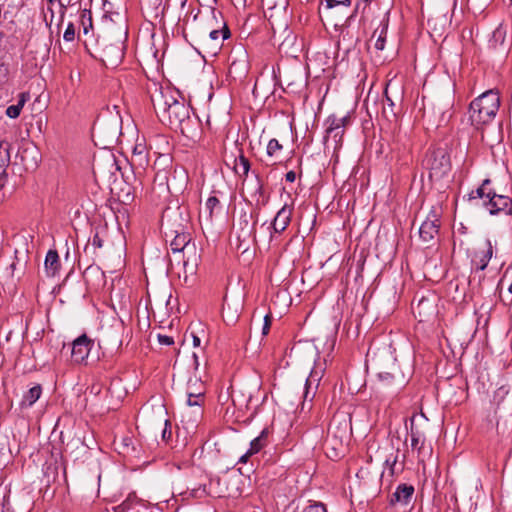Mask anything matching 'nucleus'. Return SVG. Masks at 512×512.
Masks as SVG:
<instances>
[{
  "label": "nucleus",
  "instance_id": "8fccbe9b",
  "mask_svg": "<svg viewBox=\"0 0 512 512\" xmlns=\"http://www.w3.org/2000/svg\"><path fill=\"white\" fill-rule=\"evenodd\" d=\"M252 454H249V450L240 457L239 459V462H242V463H246L248 458L251 456Z\"/></svg>",
  "mask_w": 512,
  "mask_h": 512
},
{
  "label": "nucleus",
  "instance_id": "f3484780",
  "mask_svg": "<svg viewBox=\"0 0 512 512\" xmlns=\"http://www.w3.org/2000/svg\"><path fill=\"white\" fill-rule=\"evenodd\" d=\"M204 394L203 383L198 380H194V382L190 380L187 386V405L200 407L204 402Z\"/></svg>",
  "mask_w": 512,
  "mask_h": 512
},
{
  "label": "nucleus",
  "instance_id": "cd10ccee",
  "mask_svg": "<svg viewBox=\"0 0 512 512\" xmlns=\"http://www.w3.org/2000/svg\"><path fill=\"white\" fill-rule=\"evenodd\" d=\"M222 212V206L216 196H210L205 203V213L207 220L212 222L214 216H218Z\"/></svg>",
  "mask_w": 512,
  "mask_h": 512
},
{
  "label": "nucleus",
  "instance_id": "2f4dec72",
  "mask_svg": "<svg viewBox=\"0 0 512 512\" xmlns=\"http://www.w3.org/2000/svg\"><path fill=\"white\" fill-rule=\"evenodd\" d=\"M132 161L134 164L144 168L148 164V158L145 153V146L137 144L133 150Z\"/></svg>",
  "mask_w": 512,
  "mask_h": 512
},
{
  "label": "nucleus",
  "instance_id": "f03ea898",
  "mask_svg": "<svg viewBox=\"0 0 512 512\" xmlns=\"http://www.w3.org/2000/svg\"><path fill=\"white\" fill-rule=\"evenodd\" d=\"M500 107L499 94L494 90H488L474 99L469 108L471 124L478 130L489 124L496 116Z\"/></svg>",
  "mask_w": 512,
  "mask_h": 512
},
{
  "label": "nucleus",
  "instance_id": "79ce46f5",
  "mask_svg": "<svg viewBox=\"0 0 512 512\" xmlns=\"http://www.w3.org/2000/svg\"><path fill=\"white\" fill-rule=\"evenodd\" d=\"M158 341L160 344H163V345H172L174 343V340L172 337L167 336V335H162V334L158 335Z\"/></svg>",
  "mask_w": 512,
  "mask_h": 512
},
{
  "label": "nucleus",
  "instance_id": "aec40b11",
  "mask_svg": "<svg viewBox=\"0 0 512 512\" xmlns=\"http://www.w3.org/2000/svg\"><path fill=\"white\" fill-rule=\"evenodd\" d=\"M249 71V61L246 52H242L240 57L232 60L229 66V75L233 78L242 79L246 77Z\"/></svg>",
  "mask_w": 512,
  "mask_h": 512
},
{
  "label": "nucleus",
  "instance_id": "58836bf2",
  "mask_svg": "<svg viewBox=\"0 0 512 512\" xmlns=\"http://www.w3.org/2000/svg\"><path fill=\"white\" fill-rule=\"evenodd\" d=\"M63 38L65 41H73L75 38V28L72 23H69L64 31Z\"/></svg>",
  "mask_w": 512,
  "mask_h": 512
},
{
  "label": "nucleus",
  "instance_id": "7c9ffc66",
  "mask_svg": "<svg viewBox=\"0 0 512 512\" xmlns=\"http://www.w3.org/2000/svg\"><path fill=\"white\" fill-rule=\"evenodd\" d=\"M505 40L506 29L502 26H499L492 33V37L489 40L490 47H492L493 49H498L499 47L504 46Z\"/></svg>",
  "mask_w": 512,
  "mask_h": 512
},
{
  "label": "nucleus",
  "instance_id": "f8f14e48",
  "mask_svg": "<svg viewBox=\"0 0 512 512\" xmlns=\"http://www.w3.org/2000/svg\"><path fill=\"white\" fill-rule=\"evenodd\" d=\"M351 432V424L345 415L334 416L330 422L328 433L334 434L340 439L349 440Z\"/></svg>",
  "mask_w": 512,
  "mask_h": 512
},
{
  "label": "nucleus",
  "instance_id": "473e14b6",
  "mask_svg": "<svg viewBox=\"0 0 512 512\" xmlns=\"http://www.w3.org/2000/svg\"><path fill=\"white\" fill-rule=\"evenodd\" d=\"M266 435H267L266 430H263L258 437H256L255 439H253L251 441L250 448H249V454H255L262 449V447L265 445Z\"/></svg>",
  "mask_w": 512,
  "mask_h": 512
},
{
  "label": "nucleus",
  "instance_id": "1a4fd4ad",
  "mask_svg": "<svg viewBox=\"0 0 512 512\" xmlns=\"http://www.w3.org/2000/svg\"><path fill=\"white\" fill-rule=\"evenodd\" d=\"M482 207L490 215H498L502 212L506 215H512V199L509 196L497 194L494 190L487 202H483Z\"/></svg>",
  "mask_w": 512,
  "mask_h": 512
},
{
  "label": "nucleus",
  "instance_id": "4c0bfd02",
  "mask_svg": "<svg viewBox=\"0 0 512 512\" xmlns=\"http://www.w3.org/2000/svg\"><path fill=\"white\" fill-rule=\"evenodd\" d=\"M352 0H326V8L332 9L338 5H344L345 7H349L351 5Z\"/></svg>",
  "mask_w": 512,
  "mask_h": 512
},
{
  "label": "nucleus",
  "instance_id": "a19ab883",
  "mask_svg": "<svg viewBox=\"0 0 512 512\" xmlns=\"http://www.w3.org/2000/svg\"><path fill=\"white\" fill-rule=\"evenodd\" d=\"M270 327H271V316L267 314L264 317V324H263V328H262V334L263 335H267L269 333Z\"/></svg>",
  "mask_w": 512,
  "mask_h": 512
},
{
  "label": "nucleus",
  "instance_id": "72a5a7b5",
  "mask_svg": "<svg viewBox=\"0 0 512 512\" xmlns=\"http://www.w3.org/2000/svg\"><path fill=\"white\" fill-rule=\"evenodd\" d=\"M230 36V31L226 25L221 30H212L209 33L208 40L217 41V46H219V40L227 39Z\"/></svg>",
  "mask_w": 512,
  "mask_h": 512
},
{
  "label": "nucleus",
  "instance_id": "6e6552de",
  "mask_svg": "<svg viewBox=\"0 0 512 512\" xmlns=\"http://www.w3.org/2000/svg\"><path fill=\"white\" fill-rule=\"evenodd\" d=\"M415 416L411 418L410 437L411 448L418 453V461L424 463L426 457H431L432 450L425 446L426 436L425 431L419 426L414 425Z\"/></svg>",
  "mask_w": 512,
  "mask_h": 512
},
{
  "label": "nucleus",
  "instance_id": "bb28decb",
  "mask_svg": "<svg viewBox=\"0 0 512 512\" xmlns=\"http://www.w3.org/2000/svg\"><path fill=\"white\" fill-rule=\"evenodd\" d=\"M45 270L48 276H55L60 268L59 256L56 250H49L45 258Z\"/></svg>",
  "mask_w": 512,
  "mask_h": 512
},
{
  "label": "nucleus",
  "instance_id": "393cba45",
  "mask_svg": "<svg viewBox=\"0 0 512 512\" xmlns=\"http://www.w3.org/2000/svg\"><path fill=\"white\" fill-rule=\"evenodd\" d=\"M388 13H386L381 20L379 26L375 29L373 33V37L377 36L376 42H375V48L377 50H383L385 47L386 42V35H387V29H388Z\"/></svg>",
  "mask_w": 512,
  "mask_h": 512
},
{
  "label": "nucleus",
  "instance_id": "5fc2aeb1",
  "mask_svg": "<svg viewBox=\"0 0 512 512\" xmlns=\"http://www.w3.org/2000/svg\"><path fill=\"white\" fill-rule=\"evenodd\" d=\"M364 472L363 469H360V471L357 473V476H359L360 474H362Z\"/></svg>",
  "mask_w": 512,
  "mask_h": 512
},
{
  "label": "nucleus",
  "instance_id": "5701e85b",
  "mask_svg": "<svg viewBox=\"0 0 512 512\" xmlns=\"http://www.w3.org/2000/svg\"><path fill=\"white\" fill-rule=\"evenodd\" d=\"M400 451L396 450L394 455L385 460V466L388 468L390 477L401 474L404 471L406 455H402V460L399 461Z\"/></svg>",
  "mask_w": 512,
  "mask_h": 512
},
{
  "label": "nucleus",
  "instance_id": "09e8293b",
  "mask_svg": "<svg viewBox=\"0 0 512 512\" xmlns=\"http://www.w3.org/2000/svg\"><path fill=\"white\" fill-rule=\"evenodd\" d=\"M89 389L90 393L97 395L101 391V386L98 384H93Z\"/></svg>",
  "mask_w": 512,
  "mask_h": 512
},
{
  "label": "nucleus",
  "instance_id": "9b49d317",
  "mask_svg": "<svg viewBox=\"0 0 512 512\" xmlns=\"http://www.w3.org/2000/svg\"><path fill=\"white\" fill-rule=\"evenodd\" d=\"M93 342L84 334L72 343L71 358L76 364H81L89 355Z\"/></svg>",
  "mask_w": 512,
  "mask_h": 512
},
{
  "label": "nucleus",
  "instance_id": "a211bd4d",
  "mask_svg": "<svg viewBox=\"0 0 512 512\" xmlns=\"http://www.w3.org/2000/svg\"><path fill=\"white\" fill-rule=\"evenodd\" d=\"M292 217V208L288 205H284L276 214L274 217L271 228L273 229L274 233H282L286 230L288 225L291 222Z\"/></svg>",
  "mask_w": 512,
  "mask_h": 512
},
{
  "label": "nucleus",
  "instance_id": "49530a36",
  "mask_svg": "<svg viewBox=\"0 0 512 512\" xmlns=\"http://www.w3.org/2000/svg\"><path fill=\"white\" fill-rule=\"evenodd\" d=\"M385 98H386V102L388 103V106L391 110V113L395 116V112L393 111V107H394V102L392 101V99L388 96V92H387V88L385 89Z\"/></svg>",
  "mask_w": 512,
  "mask_h": 512
},
{
  "label": "nucleus",
  "instance_id": "b1692460",
  "mask_svg": "<svg viewBox=\"0 0 512 512\" xmlns=\"http://www.w3.org/2000/svg\"><path fill=\"white\" fill-rule=\"evenodd\" d=\"M116 512H151L150 509L135 498H127L116 507Z\"/></svg>",
  "mask_w": 512,
  "mask_h": 512
},
{
  "label": "nucleus",
  "instance_id": "c85d7f7f",
  "mask_svg": "<svg viewBox=\"0 0 512 512\" xmlns=\"http://www.w3.org/2000/svg\"><path fill=\"white\" fill-rule=\"evenodd\" d=\"M42 387L37 384L30 388L23 396L21 405L25 407H31L41 396Z\"/></svg>",
  "mask_w": 512,
  "mask_h": 512
},
{
  "label": "nucleus",
  "instance_id": "c9c22d12",
  "mask_svg": "<svg viewBox=\"0 0 512 512\" xmlns=\"http://www.w3.org/2000/svg\"><path fill=\"white\" fill-rule=\"evenodd\" d=\"M24 101H19L16 105H11L6 109V115L12 119L17 118L23 108Z\"/></svg>",
  "mask_w": 512,
  "mask_h": 512
},
{
  "label": "nucleus",
  "instance_id": "603ef678",
  "mask_svg": "<svg viewBox=\"0 0 512 512\" xmlns=\"http://www.w3.org/2000/svg\"><path fill=\"white\" fill-rule=\"evenodd\" d=\"M16 265H17L16 261L12 262V264L10 265V269L12 270V274L14 273V270L16 269Z\"/></svg>",
  "mask_w": 512,
  "mask_h": 512
},
{
  "label": "nucleus",
  "instance_id": "f257e3e1",
  "mask_svg": "<svg viewBox=\"0 0 512 512\" xmlns=\"http://www.w3.org/2000/svg\"><path fill=\"white\" fill-rule=\"evenodd\" d=\"M153 107L161 122L179 129L187 137H192L193 127L198 124L197 119L190 117V108L184 102L178 101L169 93H160L152 98Z\"/></svg>",
  "mask_w": 512,
  "mask_h": 512
},
{
  "label": "nucleus",
  "instance_id": "ddd939ff",
  "mask_svg": "<svg viewBox=\"0 0 512 512\" xmlns=\"http://www.w3.org/2000/svg\"><path fill=\"white\" fill-rule=\"evenodd\" d=\"M439 226L440 224L437 215L432 214L421 224L419 228L420 238L426 243L431 242L438 234Z\"/></svg>",
  "mask_w": 512,
  "mask_h": 512
},
{
  "label": "nucleus",
  "instance_id": "37998d69",
  "mask_svg": "<svg viewBox=\"0 0 512 512\" xmlns=\"http://www.w3.org/2000/svg\"><path fill=\"white\" fill-rule=\"evenodd\" d=\"M91 245L94 247V248H101L103 246V241L102 239L100 238L99 234L96 233L93 238H92V241H91Z\"/></svg>",
  "mask_w": 512,
  "mask_h": 512
},
{
  "label": "nucleus",
  "instance_id": "6e6d98bb",
  "mask_svg": "<svg viewBox=\"0 0 512 512\" xmlns=\"http://www.w3.org/2000/svg\"><path fill=\"white\" fill-rule=\"evenodd\" d=\"M364 2L368 3L370 0H363Z\"/></svg>",
  "mask_w": 512,
  "mask_h": 512
},
{
  "label": "nucleus",
  "instance_id": "3c124183",
  "mask_svg": "<svg viewBox=\"0 0 512 512\" xmlns=\"http://www.w3.org/2000/svg\"><path fill=\"white\" fill-rule=\"evenodd\" d=\"M192 337H193V345L194 346H199L200 345V338L194 334H192Z\"/></svg>",
  "mask_w": 512,
  "mask_h": 512
},
{
  "label": "nucleus",
  "instance_id": "4468645a",
  "mask_svg": "<svg viewBox=\"0 0 512 512\" xmlns=\"http://www.w3.org/2000/svg\"><path fill=\"white\" fill-rule=\"evenodd\" d=\"M414 491L415 489L412 485L405 483L398 485L395 492L391 495L390 504L393 506H407L412 500Z\"/></svg>",
  "mask_w": 512,
  "mask_h": 512
},
{
  "label": "nucleus",
  "instance_id": "e433bc0d",
  "mask_svg": "<svg viewBox=\"0 0 512 512\" xmlns=\"http://www.w3.org/2000/svg\"><path fill=\"white\" fill-rule=\"evenodd\" d=\"M302 512H327V510L323 503L314 502L305 507Z\"/></svg>",
  "mask_w": 512,
  "mask_h": 512
},
{
  "label": "nucleus",
  "instance_id": "2eb2a0df",
  "mask_svg": "<svg viewBox=\"0 0 512 512\" xmlns=\"http://www.w3.org/2000/svg\"><path fill=\"white\" fill-rule=\"evenodd\" d=\"M348 441L344 439H340L334 434H327V437L324 441V449L326 454L331 459H336L340 457V455L345 450V445Z\"/></svg>",
  "mask_w": 512,
  "mask_h": 512
},
{
  "label": "nucleus",
  "instance_id": "a878e982",
  "mask_svg": "<svg viewBox=\"0 0 512 512\" xmlns=\"http://www.w3.org/2000/svg\"><path fill=\"white\" fill-rule=\"evenodd\" d=\"M11 144L6 141H0V179L6 176V169L10 162Z\"/></svg>",
  "mask_w": 512,
  "mask_h": 512
},
{
  "label": "nucleus",
  "instance_id": "4d7b16f0",
  "mask_svg": "<svg viewBox=\"0 0 512 512\" xmlns=\"http://www.w3.org/2000/svg\"><path fill=\"white\" fill-rule=\"evenodd\" d=\"M307 2H309L310 0H306Z\"/></svg>",
  "mask_w": 512,
  "mask_h": 512
},
{
  "label": "nucleus",
  "instance_id": "412c9836",
  "mask_svg": "<svg viewBox=\"0 0 512 512\" xmlns=\"http://www.w3.org/2000/svg\"><path fill=\"white\" fill-rule=\"evenodd\" d=\"M493 256V245L489 239H486L483 243V247L475 253L474 263L477 269L485 270L488 266L489 261Z\"/></svg>",
  "mask_w": 512,
  "mask_h": 512
},
{
  "label": "nucleus",
  "instance_id": "dca6fc26",
  "mask_svg": "<svg viewBox=\"0 0 512 512\" xmlns=\"http://www.w3.org/2000/svg\"><path fill=\"white\" fill-rule=\"evenodd\" d=\"M322 369H318L317 367H314L308 378L306 379L305 386H304V392H303V406L305 405V402L309 399L312 401V399L315 396L316 389L319 385V381L322 378Z\"/></svg>",
  "mask_w": 512,
  "mask_h": 512
},
{
  "label": "nucleus",
  "instance_id": "20e7f679",
  "mask_svg": "<svg viewBox=\"0 0 512 512\" xmlns=\"http://www.w3.org/2000/svg\"><path fill=\"white\" fill-rule=\"evenodd\" d=\"M425 166L431 180H441L451 171L450 155L445 148L433 149L426 156Z\"/></svg>",
  "mask_w": 512,
  "mask_h": 512
},
{
  "label": "nucleus",
  "instance_id": "a18cd8bd",
  "mask_svg": "<svg viewBox=\"0 0 512 512\" xmlns=\"http://www.w3.org/2000/svg\"><path fill=\"white\" fill-rule=\"evenodd\" d=\"M62 7L74 6L78 3V0H59Z\"/></svg>",
  "mask_w": 512,
  "mask_h": 512
},
{
  "label": "nucleus",
  "instance_id": "de8ad7c7",
  "mask_svg": "<svg viewBox=\"0 0 512 512\" xmlns=\"http://www.w3.org/2000/svg\"><path fill=\"white\" fill-rule=\"evenodd\" d=\"M285 179L288 182H294L296 179V173L294 171H289L285 175Z\"/></svg>",
  "mask_w": 512,
  "mask_h": 512
},
{
  "label": "nucleus",
  "instance_id": "9d476101",
  "mask_svg": "<svg viewBox=\"0 0 512 512\" xmlns=\"http://www.w3.org/2000/svg\"><path fill=\"white\" fill-rule=\"evenodd\" d=\"M239 226V230L236 231L237 249L246 252L250 244L255 241V222L250 223L247 215H243L239 220Z\"/></svg>",
  "mask_w": 512,
  "mask_h": 512
},
{
  "label": "nucleus",
  "instance_id": "864d4df0",
  "mask_svg": "<svg viewBox=\"0 0 512 512\" xmlns=\"http://www.w3.org/2000/svg\"><path fill=\"white\" fill-rule=\"evenodd\" d=\"M421 417H423V418H424V422L426 423V422H427V418L425 417V415H424V414H421Z\"/></svg>",
  "mask_w": 512,
  "mask_h": 512
},
{
  "label": "nucleus",
  "instance_id": "c03bdc74",
  "mask_svg": "<svg viewBox=\"0 0 512 512\" xmlns=\"http://www.w3.org/2000/svg\"><path fill=\"white\" fill-rule=\"evenodd\" d=\"M256 178H257V182H258V187L256 189V194L259 195V197H262L263 201L265 200V197H264V188H263V184L261 183L260 179H259V176L256 175Z\"/></svg>",
  "mask_w": 512,
  "mask_h": 512
},
{
  "label": "nucleus",
  "instance_id": "0eeeda50",
  "mask_svg": "<svg viewBox=\"0 0 512 512\" xmlns=\"http://www.w3.org/2000/svg\"><path fill=\"white\" fill-rule=\"evenodd\" d=\"M373 361L378 369L379 380L386 385L391 384L399 371L395 355L387 348L375 354Z\"/></svg>",
  "mask_w": 512,
  "mask_h": 512
},
{
  "label": "nucleus",
  "instance_id": "4be33fe9",
  "mask_svg": "<svg viewBox=\"0 0 512 512\" xmlns=\"http://www.w3.org/2000/svg\"><path fill=\"white\" fill-rule=\"evenodd\" d=\"M412 311L419 321H426L435 312V306L428 298H422L416 306H412Z\"/></svg>",
  "mask_w": 512,
  "mask_h": 512
},
{
  "label": "nucleus",
  "instance_id": "423d86ee",
  "mask_svg": "<svg viewBox=\"0 0 512 512\" xmlns=\"http://www.w3.org/2000/svg\"><path fill=\"white\" fill-rule=\"evenodd\" d=\"M351 123V115L347 113L343 116L336 114L330 115L327 120V128L325 135V144L327 147L332 146L334 150L342 146V138L345 133V128Z\"/></svg>",
  "mask_w": 512,
  "mask_h": 512
},
{
  "label": "nucleus",
  "instance_id": "ea45409f",
  "mask_svg": "<svg viewBox=\"0 0 512 512\" xmlns=\"http://www.w3.org/2000/svg\"><path fill=\"white\" fill-rule=\"evenodd\" d=\"M172 432L169 421L167 419L164 420V428L162 430V439L163 441H168L171 438Z\"/></svg>",
  "mask_w": 512,
  "mask_h": 512
},
{
  "label": "nucleus",
  "instance_id": "f704fd0d",
  "mask_svg": "<svg viewBox=\"0 0 512 512\" xmlns=\"http://www.w3.org/2000/svg\"><path fill=\"white\" fill-rule=\"evenodd\" d=\"M282 145L277 139H271L267 145V154L270 157H278V152L281 151Z\"/></svg>",
  "mask_w": 512,
  "mask_h": 512
},
{
  "label": "nucleus",
  "instance_id": "6ab92c4d",
  "mask_svg": "<svg viewBox=\"0 0 512 512\" xmlns=\"http://www.w3.org/2000/svg\"><path fill=\"white\" fill-rule=\"evenodd\" d=\"M490 179H485L482 184L468 194V200L475 206H482L483 202H487L493 190L489 187Z\"/></svg>",
  "mask_w": 512,
  "mask_h": 512
},
{
  "label": "nucleus",
  "instance_id": "c756f323",
  "mask_svg": "<svg viewBox=\"0 0 512 512\" xmlns=\"http://www.w3.org/2000/svg\"><path fill=\"white\" fill-rule=\"evenodd\" d=\"M234 171L240 177H247L250 171V162L242 153L234 161Z\"/></svg>",
  "mask_w": 512,
  "mask_h": 512
},
{
  "label": "nucleus",
  "instance_id": "39448f33",
  "mask_svg": "<svg viewBox=\"0 0 512 512\" xmlns=\"http://www.w3.org/2000/svg\"><path fill=\"white\" fill-rule=\"evenodd\" d=\"M97 58L107 67L116 68L124 57V45L121 40L112 42L103 37L97 42Z\"/></svg>",
  "mask_w": 512,
  "mask_h": 512
},
{
  "label": "nucleus",
  "instance_id": "7ed1b4c3",
  "mask_svg": "<svg viewBox=\"0 0 512 512\" xmlns=\"http://www.w3.org/2000/svg\"><path fill=\"white\" fill-rule=\"evenodd\" d=\"M175 236L170 243L172 252L183 253V265L187 267L191 264L192 268L197 265V255L195 243H191V235L186 231V227L181 225L178 229L172 231Z\"/></svg>",
  "mask_w": 512,
  "mask_h": 512
}]
</instances>
